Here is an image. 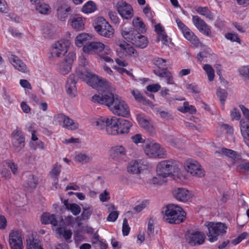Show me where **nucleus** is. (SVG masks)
I'll return each instance as SVG.
<instances>
[{"instance_id": "nucleus-43", "label": "nucleus", "mask_w": 249, "mask_h": 249, "mask_svg": "<svg viewBox=\"0 0 249 249\" xmlns=\"http://www.w3.org/2000/svg\"><path fill=\"white\" fill-rule=\"evenodd\" d=\"M56 232L59 237H63L65 240L71 238L72 231L70 230H67L64 227L59 226L56 229Z\"/></svg>"}, {"instance_id": "nucleus-57", "label": "nucleus", "mask_w": 249, "mask_h": 249, "mask_svg": "<svg viewBox=\"0 0 249 249\" xmlns=\"http://www.w3.org/2000/svg\"><path fill=\"white\" fill-rule=\"evenodd\" d=\"M152 23L154 24L155 31L158 36L166 34L164 27L160 23H156L153 20H152Z\"/></svg>"}, {"instance_id": "nucleus-15", "label": "nucleus", "mask_w": 249, "mask_h": 249, "mask_svg": "<svg viewBox=\"0 0 249 249\" xmlns=\"http://www.w3.org/2000/svg\"><path fill=\"white\" fill-rule=\"evenodd\" d=\"M178 27L181 31L184 37L190 41L196 47L201 46V43L194 33L179 19L176 20Z\"/></svg>"}, {"instance_id": "nucleus-58", "label": "nucleus", "mask_w": 249, "mask_h": 249, "mask_svg": "<svg viewBox=\"0 0 249 249\" xmlns=\"http://www.w3.org/2000/svg\"><path fill=\"white\" fill-rule=\"evenodd\" d=\"M166 178H162L157 175L153 177L151 179V182L156 185H161L166 182Z\"/></svg>"}, {"instance_id": "nucleus-22", "label": "nucleus", "mask_w": 249, "mask_h": 249, "mask_svg": "<svg viewBox=\"0 0 249 249\" xmlns=\"http://www.w3.org/2000/svg\"><path fill=\"white\" fill-rule=\"evenodd\" d=\"M86 18L79 15H73L70 17L68 24L72 29L77 31H82L85 29Z\"/></svg>"}, {"instance_id": "nucleus-26", "label": "nucleus", "mask_w": 249, "mask_h": 249, "mask_svg": "<svg viewBox=\"0 0 249 249\" xmlns=\"http://www.w3.org/2000/svg\"><path fill=\"white\" fill-rule=\"evenodd\" d=\"M110 89L102 90L101 91H103L102 93L95 94L91 97V101L94 103L105 105L107 107L113 95L112 92L109 91Z\"/></svg>"}, {"instance_id": "nucleus-32", "label": "nucleus", "mask_w": 249, "mask_h": 249, "mask_svg": "<svg viewBox=\"0 0 249 249\" xmlns=\"http://www.w3.org/2000/svg\"><path fill=\"white\" fill-rule=\"evenodd\" d=\"M148 44V41L146 37L139 33L136 34L133 41L134 45L138 48L143 49L147 46Z\"/></svg>"}, {"instance_id": "nucleus-39", "label": "nucleus", "mask_w": 249, "mask_h": 249, "mask_svg": "<svg viewBox=\"0 0 249 249\" xmlns=\"http://www.w3.org/2000/svg\"><path fill=\"white\" fill-rule=\"evenodd\" d=\"M37 178L31 174H29L27 178L25 180L24 187L28 190H31L36 188L37 184Z\"/></svg>"}, {"instance_id": "nucleus-54", "label": "nucleus", "mask_w": 249, "mask_h": 249, "mask_svg": "<svg viewBox=\"0 0 249 249\" xmlns=\"http://www.w3.org/2000/svg\"><path fill=\"white\" fill-rule=\"evenodd\" d=\"M61 165L56 163L54 164L53 169L50 172L52 178H58L61 170Z\"/></svg>"}, {"instance_id": "nucleus-3", "label": "nucleus", "mask_w": 249, "mask_h": 249, "mask_svg": "<svg viewBox=\"0 0 249 249\" xmlns=\"http://www.w3.org/2000/svg\"><path fill=\"white\" fill-rule=\"evenodd\" d=\"M107 107L109 110L117 116L128 118L131 116L128 105L118 95L113 94Z\"/></svg>"}, {"instance_id": "nucleus-61", "label": "nucleus", "mask_w": 249, "mask_h": 249, "mask_svg": "<svg viewBox=\"0 0 249 249\" xmlns=\"http://www.w3.org/2000/svg\"><path fill=\"white\" fill-rule=\"evenodd\" d=\"M131 140L135 144L143 143L144 142V139L141 134H136L131 136Z\"/></svg>"}, {"instance_id": "nucleus-42", "label": "nucleus", "mask_w": 249, "mask_h": 249, "mask_svg": "<svg viewBox=\"0 0 249 249\" xmlns=\"http://www.w3.org/2000/svg\"><path fill=\"white\" fill-rule=\"evenodd\" d=\"M196 12L210 20L214 19V15L209 10L207 7H198L196 9Z\"/></svg>"}, {"instance_id": "nucleus-36", "label": "nucleus", "mask_w": 249, "mask_h": 249, "mask_svg": "<svg viewBox=\"0 0 249 249\" xmlns=\"http://www.w3.org/2000/svg\"><path fill=\"white\" fill-rule=\"evenodd\" d=\"M97 6L96 4L91 0L86 2L81 8V12L86 14H91L96 11Z\"/></svg>"}, {"instance_id": "nucleus-19", "label": "nucleus", "mask_w": 249, "mask_h": 249, "mask_svg": "<svg viewBox=\"0 0 249 249\" xmlns=\"http://www.w3.org/2000/svg\"><path fill=\"white\" fill-rule=\"evenodd\" d=\"M23 236L19 230H13L9 235V244L11 249H23Z\"/></svg>"}, {"instance_id": "nucleus-44", "label": "nucleus", "mask_w": 249, "mask_h": 249, "mask_svg": "<svg viewBox=\"0 0 249 249\" xmlns=\"http://www.w3.org/2000/svg\"><path fill=\"white\" fill-rule=\"evenodd\" d=\"M216 95L219 100L221 108L223 110H225V103L228 96L227 91L224 89H219L217 90Z\"/></svg>"}, {"instance_id": "nucleus-63", "label": "nucleus", "mask_w": 249, "mask_h": 249, "mask_svg": "<svg viewBox=\"0 0 249 249\" xmlns=\"http://www.w3.org/2000/svg\"><path fill=\"white\" fill-rule=\"evenodd\" d=\"M99 197L101 202H107L110 198L109 193L105 190L99 195Z\"/></svg>"}, {"instance_id": "nucleus-8", "label": "nucleus", "mask_w": 249, "mask_h": 249, "mask_svg": "<svg viewBox=\"0 0 249 249\" xmlns=\"http://www.w3.org/2000/svg\"><path fill=\"white\" fill-rule=\"evenodd\" d=\"M132 126L133 124L130 121L114 116L111 128L109 130V135L117 136L127 134Z\"/></svg>"}, {"instance_id": "nucleus-6", "label": "nucleus", "mask_w": 249, "mask_h": 249, "mask_svg": "<svg viewBox=\"0 0 249 249\" xmlns=\"http://www.w3.org/2000/svg\"><path fill=\"white\" fill-rule=\"evenodd\" d=\"M70 42L67 39H61L53 43L48 53L49 59L55 61L64 56L70 48Z\"/></svg>"}, {"instance_id": "nucleus-23", "label": "nucleus", "mask_w": 249, "mask_h": 249, "mask_svg": "<svg viewBox=\"0 0 249 249\" xmlns=\"http://www.w3.org/2000/svg\"><path fill=\"white\" fill-rule=\"evenodd\" d=\"M114 116H99L94 119L93 124L97 128L105 129L107 133L109 135V128H111Z\"/></svg>"}, {"instance_id": "nucleus-9", "label": "nucleus", "mask_w": 249, "mask_h": 249, "mask_svg": "<svg viewBox=\"0 0 249 249\" xmlns=\"http://www.w3.org/2000/svg\"><path fill=\"white\" fill-rule=\"evenodd\" d=\"M93 26L96 32L103 37L110 38L114 36V29L102 17L96 18L93 22Z\"/></svg>"}, {"instance_id": "nucleus-52", "label": "nucleus", "mask_w": 249, "mask_h": 249, "mask_svg": "<svg viewBox=\"0 0 249 249\" xmlns=\"http://www.w3.org/2000/svg\"><path fill=\"white\" fill-rule=\"evenodd\" d=\"M197 30L202 34L207 36H210L212 35L211 27L204 22Z\"/></svg>"}, {"instance_id": "nucleus-33", "label": "nucleus", "mask_w": 249, "mask_h": 249, "mask_svg": "<svg viewBox=\"0 0 249 249\" xmlns=\"http://www.w3.org/2000/svg\"><path fill=\"white\" fill-rule=\"evenodd\" d=\"M142 170L141 160H132L127 167V172L133 174H139Z\"/></svg>"}, {"instance_id": "nucleus-38", "label": "nucleus", "mask_w": 249, "mask_h": 249, "mask_svg": "<svg viewBox=\"0 0 249 249\" xmlns=\"http://www.w3.org/2000/svg\"><path fill=\"white\" fill-rule=\"evenodd\" d=\"M136 35V31L132 28H125L122 32L123 37L127 41L130 42L132 44Z\"/></svg>"}, {"instance_id": "nucleus-47", "label": "nucleus", "mask_w": 249, "mask_h": 249, "mask_svg": "<svg viewBox=\"0 0 249 249\" xmlns=\"http://www.w3.org/2000/svg\"><path fill=\"white\" fill-rule=\"evenodd\" d=\"M92 160V158L89 155L84 153H80L77 154L75 157V161L82 163H86L90 162Z\"/></svg>"}, {"instance_id": "nucleus-1", "label": "nucleus", "mask_w": 249, "mask_h": 249, "mask_svg": "<svg viewBox=\"0 0 249 249\" xmlns=\"http://www.w3.org/2000/svg\"><path fill=\"white\" fill-rule=\"evenodd\" d=\"M77 76L83 79L89 86L98 90L112 89V84L104 78L99 77L89 71L78 72Z\"/></svg>"}, {"instance_id": "nucleus-17", "label": "nucleus", "mask_w": 249, "mask_h": 249, "mask_svg": "<svg viewBox=\"0 0 249 249\" xmlns=\"http://www.w3.org/2000/svg\"><path fill=\"white\" fill-rule=\"evenodd\" d=\"M12 144L18 154L23 153L25 147V138L20 131L15 130L12 133Z\"/></svg>"}, {"instance_id": "nucleus-45", "label": "nucleus", "mask_w": 249, "mask_h": 249, "mask_svg": "<svg viewBox=\"0 0 249 249\" xmlns=\"http://www.w3.org/2000/svg\"><path fill=\"white\" fill-rule=\"evenodd\" d=\"M197 59L201 63L210 61L212 59L210 50H207L200 52L197 55Z\"/></svg>"}, {"instance_id": "nucleus-55", "label": "nucleus", "mask_w": 249, "mask_h": 249, "mask_svg": "<svg viewBox=\"0 0 249 249\" xmlns=\"http://www.w3.org/2000/svg\"><path fill=\"white\" fill-rule=\"evenodd\" d=\"M147 200H143L138 203L134 208L133 210L136 213H140L148 205Z\"/></svg>"}, {"instance_id": "nucleus-27", "label": "nucleus", "mask_w": 249, "mask_h": 249, "mask_svg": "<svg viewBox=\"0 0 249 249\" xmlns=\"http://www.w3.org/2000/svg\"><path fill=\"white\" fill-rule=\"evenodd\" d=\"M40 220L43 224H51L52 226L56 227L58 225L59 217L53 213L45 212L42 214Z\"/></svg>"}, {"instance_id": "nucleus-53", "label": "nucleus", "mask_w": 249, "mask_h": 249, "mask_svg": "<svg viewBox=\"0 0 249 249\" xmlns=\"http://www.w3.org/2000/svg\"><path fill=\"white\" fill-rule=\"evenodd\" d=\"M30 145L31 148L34 150H36L37 149L43 150L46 147V144L45 143L39 140L31 142Z\"/></svg>"}, {"instance_id": "nucleus-12", "label": "nucleus", "mask_w": 249, "mask_h": 249, "mask_svg": "<svg viewBox=\"0 0 249 249\" xmlns=\"http://www.w3.org/2000/svg\"><path fill=\"white\" fill-rule=\"evenodd\" d=\"M115 43L120 48V51H117L119 55L122 57L133 58L138 57L139 53L136 49L125 41L118 39L115 40Z\"/></svg>"}, {"instance_id": "nucleus-41", "label": "nucleus", "mask_w": 249, "mask_h": 249, "mask_svg": "<svg viewBox=\"0 0 249 249\" xmlns=\"http://www.w3.org/2000/svg\"><path fill=\"white\" fill-rule=\"evenodd\" d=\"M132 25L136 30L142 33L146 31V27L142 19L139 17H135L132 20Z\"/></svg>"}, {"instance_id": "nucleus-25", "label": "nucleus", "mask_w": 249, "mask_h": 249, "mask_svg": "<svg viewBox=\"0 0 249 249\" xmlns=\"http://www.w3.org/2000/svg\"><path fill=\"white\" fill-rule=\"evenodd\" d=\"M185 238L188 244L196 246L202 244L204 242L205 236L202 232L197 231L186 233Z\"/></svg>"}, {"instance_id": "nucleus-30", "label": "nucleus", "mask_w": 249, "mask_h": 249, "mask_svg": "<svg viewBox=\"0 0 249 249\" xmlns=\"http://www.w3.org/2000/svg\"><path fill=\"white\" fill-rule=\"evenodd\" d=\"M9 61L13 67L18 71L23 73L28 72L26 65L17 56L11 55L9 57Z\"/></svg>"}, {"instance_id": "nucleus-18", "label": "nucleus", "mask_w": 249, "mask_h": 249, "mask_svg": "<svg viewBox=\"0 0 249 249\" xmlns=\"http://www.w3.org/2000/svg\"><path fill=\"white\" fill-rule=\"evenodd\" d=\"M115 8L123 19H130L133 16L134 11L132 7L124 1L120 0L117 2Z\"/></svg>"}, {"instance_id": "nucleus-13", "label": "nucleus", "mask_w": 249, "mask_h": 249, "mask_svg": "<svg viewBox=\"0 0 249 249\" xmlns=\"http://www.w3.org/2000/svg\"><path fill=\"white\" fill-rule=\"evenodd\" d=\"M239 107L244 117L248 120L242 119L240 121V129L244 142L249 146V109L242 105L239 106Z\"/></svg>"}, {"instance_id": "nucleus-51", "label": "nucleus", "mask_w": 249, "mask_h": 249, "mask_svg": "<svg viewBox=\"0 0 249 249\" xmlns=\"http://www.w3.org/2000/svg\"><path fill=\"white\" fill-rule=\"evenodd\" d=\"M36 10L41 14H48L51 12L50 6L43 2V1L38 6H36Z\"/></svg>"}, {"instance_id": "nucleus-59", "label": "nucleus", "mask_w": 249, "mask_h": 249, "mask_svg": "<svg viewBox=\"0 0 249 249\" xmlns=\"http://www.w3.org/2000/svg\"><path fill=\"white\" fill-rule=\"evenodd\" d=\"M152 61L153 64L159 68L165 66L166 60L161 58L159 57H155Z\"/></svg>"}, {"instance_id": "nucleus-60", "label": "nucleus", "mask_w": 249, "mask_h": 249, "mask_svg": "<svg viewBox=\"0 0 249 249\" xmlns=\"http://www.w3.org/2000/svg\"><path fill=\"white\" fill-rule=\"evenodd\" d=\"M107 15L114 24H117L120 22V18L115 12L109 11L108 12Z\"/></svg>"}, {"instance_id": "nucleus-2", "label": "nucleus", "mask_w": 249, "mask_h": 249, "mask_svg": "<svg viewBox=\"0 0 249 249\" xmlns=\"http://www.w3.org/2000/svg\"><path fill=\"white\" fill-rule=\"evenodd\" d=\"M204 226L206 229L208 240L211 243L215 242L225 236L228 230L227 224L221 222L206 221Z\"/></svg>"}, {"instance_id": "nucleus-24", "label": "nucleus", "mask_w": 249, "mask_h": 249, "mask_svg": "<svg viewBox=\"0 0 249 249\" xmlns=\"http://www.w3.org/2000/svg\"><path fill=\"white\" fill-rule=\"evenodd\" d=\"M109 155L114 160H119L125 157L127 150L126 147L120 144H115L109 150Z\"/></svg>"}, {"instance_id": "nucleus-37", "label": "nucleus", "mask_w": 249, "mask_h": 249, "mask_svg": "<svg viewBox=\"0 0 249 249\" xmlns=\"http://www.w3.org/2000/svg\"><path fill=\"white\" fill-rule=\"evenodd\" d=\"M63 203L65 205L66 209L71 212L74 215L79 214L81 212L80 207L76 203H70L68 200H64Z\"/></svg>"}, {"instance_id": "nucleus-31", "label": "nucleus", "mask_w": 249, "mask_h": 249, "mask_svg": "<svg viewBox=\"0 0 249 249\" xmlns=\"http://www.w3.org/2000/svg\"><path fill=\"white\" fill-rule=\"evenodd\" d=\"M91 38V36L85 33H80L78 34L74 39V43L76 47H84L88 41H89Z\"/></svg>"}, {"instance_id": "nucleus-40", "label": "nucleus", "mask_w": 249, "mask_h": 249, "mask_svg": "<svg viewBox=\"0 0 249 249\" xmlns=\"http://www.w3.org/2000/svg\"><path fill=\"white\" fill-rule=\"evenodd\" d=\"M27 249H43L40 243L30 235L26 239Z\"/></svg>"}, {"instance_id": "nucleus-10", "label": "nucleus", "mask_w": 249, "mask_h": 249, "mask_svg": "<svg viewBox=\"0 0 249 249\" xmlns=\"http://www.w3.org/2000/svg\"><path fill=\"white\" fill-rule=\"evenodd\" d=\"M183 168L187 174L194 177L202 178L205 174V171L200 163L192 158L185 161Z\"/></svg>"}, {"instance_id": "nucleus-14", "label": "nucleus", "mask_w": 249, "mask_h": 249, "mask_svg": "<svg viewBox=\"0 0 249 249\" xmlns=\"http://www.w3.org/2000/svg\"><path fill=\"white\" fill-rule=\"evenodd\" d=\"M75 59V53L72 52H69L63 60L57 64L58 71L63 75L68 74L71 70L72 63Z\"/></svg>"}, {"instance_id": "nucleus-34", "label": "nucleus", "mask_w": 249, "mask_h": 249, "mask_svg": "<svg viewBox=\"0 0 249 249\" xmlns=\"http://www.w3.org/2000/svg\"><path fill=\"white\" fill-rule=\"evenodd\" d=\"M71 12V8L67 5L60 6L57 10V16L59 19L64 21L67 18L68 15Z\"/></svg>"}, {"instance_id": "nucleus-7", "label": "nucleus", "mask_w": 249, "mask_h": 249, "mask_svg": "<svg viewBox=\"0 0 249 249\" xmlns=\"http://www.w3.org/2000/svg\"><path fill=\"white\" fill-rule=\"evenodd\" d=\"M144 154L149 158L165 159L167 152L165 149L155 141L147 142L143 146Z\"/></svg>"}, {"instance_id": "nucleus-20", "label": "nucleus", "mask_w": 249, "mask_h": 249, "mask_svg": "<svg viewBox=\"0 0 249 249\" xmlns=\"http://www.w3.org/2000/svg\"><path fill=\"white\" fill-rule=\"evenodd\" d=\"M174 197L178 201L186 202L191 201L195 196L193 192L184 188H178L173 191Z\"/></svg>"}, {"instance_id": "nucleus-16", "label": "nucleus", "mask_w": 249, "mask_h": 249, "mask_svg": "<svg viewBox=\"0 0 249 249\" xmlns=\"http://www.w3.org/2000/svg\"><path fill=\"white\" fill-rule=\"evenodd\" d=\"M54 122L63 128L69 130H75L78 128V124L63 114H57L53 116Z\"/></svg>"}, {"instance_id": "nucleus-28", "label": "nucleus", "mask_w": 249, "mask_h": 249, "mask_svg": "<svg viewBox=\"0 0 249 249\" xmlns=\"http://www.w3.org/2000/svg\"><path fill=\"white\" fill-rule=\"evenodd\" d=\"M76 76L74 74H71L69 76L66 85V89L67 93L71 97H75L77 93L76 87Z\"/></svg>"}, {"instance_id": "nucleus-50", "label": "nucleus", "mask_w": 249, "mask_h": 249, "mask_svg": "<svg viewBox=\"0 0 249 249\" xmlns=\"http://www.w3.org/2000/svg\"><path fill=\"white\" fill-rule=\"evenodd\" d=\"M93 213V208L91 206L88 205L83 208L81 217L83 220H88Z\"/></svg>"}, {"instance_id": "nucleus-35", "label": "nucleus", "mask_w": 249, "mask_h": 249, "mask_svg": "<svg viewBox=\"0 0 249 249\" xmlns=\"http://www.w3.org/2000/svg\"><path fill=\"white\" fill-rule=\"evenodd\" d=\"M107 207L109 213L107 217V221L111 222H115L118 217L119 212L116 210L114 205L111 203L107 204Z\"/></svg>"}, {"instance_id": "nucleus-46", "label": "nucleus", "mask_w": 249, "mask_h": 249, "mask_svg": "<svg viewBox=\"0 0 249 249\" xmlns=\"http://www.w3.org/2000/svg\"><path fill=\"white\" fill-rule=\"evenodd\" d=\"M95 249H106L107 244L105 241L100 240L98 235H95L92 240Z\"/></svg>"}, {"instance_id": "nucleus-48", "label": "nucleus", "mask_w": 249, "mask_h": 249, "mask_svg": "<svg viewBox=\"0 0 249 249\" xmlns=\"http://www.w3.org/2000/svg\"><path fill=\"white\" fill-rule=\"evenodd\" d=\"M202 68L207 74L208 80L210 82L213 81L215 76L214 71L213 68L209 64H205Z\"/></svg>"}, {"instance_id": "nucleus-56", "label": "nucleus", "mask_w": 249, "mask_h": 249, "mask_svg": "<svg viewBox=\"0 0 249 249\" xmlns=\"http://www.w3.org/2000/svg\"><path fill=\"white\" fill-rule=\"evenodd\" d=\"M186 89L190 92L195 94L199 93L200 92V89L195 83L186 84Z\"/></svg>"}, {"instance_id": "nucleus-4", "label": "nucleus", "mask_w": 249, "mask_h": 249, "mask_svg": "<svg viewBox=\"0 0 249 249\" xmlns=\"http://www.w3.org/2000/svg\"><path fill=\"white\" fill-rule=\"evenodd\" d=\"M163 213L164 220L170 224H178L184 221L186 213L179 206L174 204L168 205Z\"/></svg>"}, {"instance_id": "nucleus-29", "label": "nucleus", "mask_w": 249, "mask_h": 249, "mask_svg": "<svg viewBox=\"0 0 249 249\" xmlns=\"http://www.w3.org/2000/svg\"><path fill=\"white\" fill-rule=\"evenodd\" d=\"M214 153L218 156H226L231 158L233 160L234 163H240L239 161L241 160L240 157L235 151L225 148H220L214 152Z\"/></svg>"}, {"instance_id": "nucleus-11", "label": "nucleus", "mask_w": 249, "mask_h": 249, "mask_svg": "<svg viewBox=\"0 0 249 249\" xmlns=\"http://www.w3.org/2000/svg\"><path fill=\"white\" fill-rule=\"evenodd\" d=\"M83 52L87 54L104 53L106 55H110L112 53L109 46L105 45L100 41H92L87 44L83 48Z\"/></svg>"}, {"instance_id": "nucleus-62", "label": "nucleus", "mask_w": 249, "mask_h": 249, "mask_svg": "<svg viewBox=\"0 0 249 249\" xmlns=\"http://www.w3.org/2000/svg\"><path fill=\"white\" fill-rule=\"evenodd\" d=\"M238 71L241 75L249 79V65L241 67L239 69Z\"/></svg>"}, {"instance_id": "nucleus-49", "label": "nucleus", "mask_w": 249, "mask_h": 249, "mask_svg": "<svg viewBox=\"0 0 249 249\" xmlns=\"http://www.w3.org/2000/svg\"><path fill=\"white\" fill-rule=\"evenodd\" d=\"M73 222V217L71 215L65 217L64 221L62 216L59 217L58 225L60 227L68 226L71 225Z\"/></svg>"}, {"instance_id": "nucleus-5", "label": "nucleus", "mask_w": 249, "mask_h": 249, "mask_svg": "<svg viewBox=\"0 0 249 249\" xmlns=\"http://www.w3.org/2000/svg\"><path fill=\"white\" fill-rule=\"evenodd\" d=\"M179 170V163L173 160L160 161L157 164L156 170L157 175L162 178L174 176Z\"/></svg>"}, {"instance_id": "nucleus-21", "label": "nucleus", "mask_w": 249, "mask_h": 249, "mask_svg": "<svg viewBox=\"0 0 249 249\" xmlns=\"http://www.w3.org/2000/svg\"><path fill=\"white\" fill-rule=\"evenodd\" d=\"M136 120L140 126L146 131L150 135L155 133V128L151 120L143 114H138L136 116Z\"/></svg>"}, {"instance_id": "nucleus-64", "label": "nucleus", "mask_w": 249, "mask_h": 249, "mask_svg": "<svg viewBox=\"0 0 249 249\" xmlns=\"http://www.w3.org/2000/svg\"><path fill=\"white\" fill-rule=\"evenodd\" d=\"M192 22L194 26L197 29L205 21L197 16H192Z\"/></svg>"}]
</instances>
